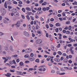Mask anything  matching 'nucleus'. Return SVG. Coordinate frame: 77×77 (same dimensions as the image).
I'll list each match as a JSON object with an SVG mask.
<instances>
[{
    "label": "nucleus",
    "mask_w": 77,
    "mask_h": 77,
    "mask_svg": "<svg viewBox=\"0 0 77 77\" xmlns=\"http://www.w3.org/2000/svg\"><path fill=\"white\" fill-rule=\"evenodd\" d=\"M1 11L2 13V15H5V14L6 13V10L5 8H3V9H1Z\"/></svg>",
    "instance_id": "obj_1"
},
{
    "label": "nucleus",
    "mask_w": 77,
    "mask_h": 77,
    "mask_svg": "<svg viewBox=\"0 0 77 77\" xmlns=\"http://www.w3.org/2000/svg\"><path fill=\"white\" fill-rule=\"evenodd\" d=\"M31 51H32V49L30 48L27 49L25 50L26 53H30Z\"/></svg>",
    "instance_id": "obj_2"
},
{
    "label": "nucleus",
    "mask_w": 77,
    "mask_h": 77,
    "mask_svg": "<svg viewBox=\"0 0 77 77\" xmlns=\"http://www.w3.org/2000/svg\"><path fill=\"white\" fill-rule=\"evenodd\" d=\"M24 34L25 36H27V37H29V36H30V35H29V32H27L26 31L24 32Z\"/></svg>",
    "instance_id": "obj_3"
},
{
    "label": "nucleus",
    "mask_w": 77,
    "mask_h": 77,
    "mask_svg": "<svg viewBox=\"0 0 77 77\" xmlns=\"http://www.w3.org/2000/svg\"><path fill=\"white\" fill-rule=\"evenodd\" d=\"M42 41L41 39H38L36 41V44H41V43H42Z\"/></svg>",
    "instance_id": "obj_4"
},
{
    "label": "nucleus",
    "mask_w": 77,
    "mask_h": 77,
    "mask_svg": "<svg viewBox=\"0 0 77 77\" xmlns=\"http://www.w3.org/2000/svg\"><path fill=\"white\" fill-rule=\"evenodd\" d=\"M20 21H18L17 22L16 25L17 27H20Z\"/></svg>",
    "instance_id": "obj_5"
},
{
    "label": "nucleus",
    "mask_w": 77,
    "mask_h": 77,
    "mask_svg": "<svg viewBox=\"0 0 77 77\" xmlns=\"http://www.w3.org/2000/svg\"><path fill=\"white\" fill-rule=\"evenodd\" d=\"M4 49L6 50V51H8L9 50L8 46L7 45L5 46L4 47Z\"/></svg>",
    "instance_id": "obj_6"
},
{
    "label": "nucleus",
    "mask_w": 77,
    "mask_h": 77,
    "mask_svg": "<svg viewBox=\"0 0 77 77\" xmlns=\"http://www.w3.org/2000/svg\"><path fill=\"white\" fill-rule=\"evenodd\" d=\"M5 75L7 77H11V75H12V74L9 73H7V74H5Z\"/></svg>",
    "instance_id": "obj_7"
},
{
    "label": "nucleus",
    "mask_w": 77,
    "mask_h": 77,
    "mask_svg": "<svg viewBox=\"0 0 77 77\" xmlns=\"http://www.w3.org/2000/svg\"><path fill=\"white\" fill-rule=\"evenodd\" d=\"M9 48L10 50L11 51H14V49H13V48L12 47V46H10Z\"/></svg>",
    "instance_id": "obj_8"
},
{
    "label": "nucleus",
    "mask_w": 77,
    "mask_h": 77,
    "mask_svg": "<svg viewBox=\"0 0 77 77\" xmlns=\"http://www.w3.org/2000/svg\"><path fill=\"white\" fill-rule=\"evenodd\" d=\"M54 60L56 62H60V59L59 58H55L54 59Z\"/></svg>",
    "instance_id": "obj_9"
},
{
    "label": "nucleus",
    "mask_w": 77,
    "mask_h": 77,
    "mask_svg": "<svg viewBox=\"0 0 77 77\" xmlns=\"http://www.w3.org/2000/svg\"><path fill=\"white\" fill-rule=\"evenodd\" d=\"M63 62L64 63H68V60H67L66 59H65L64 60Z\"/></svg>",
    "instance_id": "obj_10"
},
{
    "label": "nucleus",
    "mask_w": 77,
    "mask_h": 77,
    "mask_svg": "<svg viewBox=\"0 0 77 77\" xmlns=\"http://www.w3.org/2000/svg\"><path fill=\"white\" fill-rule=\"evenodd\" d=\"M16 10H17V9L15 8V9H12L11 10V11L13 12H15V11H16Z\"/></svg>",
    "instance_id": "obj_11"
},
{
    "label": "nucleus",
    "mask_w": 77,
    "mask_h": 77,
    "mask_svg": "<svg viewBox=\"0 0 77 77\" xmlns=\"http://www.w3.org/2000/svg\"><path fill=\"white\" fill-rule=\"evenodd\" d=\"M6 2H5V4H4V7L6 9L8 8V6L7 5V4H6Z\"/></svg>",
    "instance_id": "obj_12"
},
{
    "label": "nucleus",
    "mask_w": 77,
    "mask_h": 77,
    "mask_svg": "<svg viewBox=\"0 0 77 77\" xmlns=\"http://www.w3.org/2000/svg\"><path fill=\"white\" fill-rule=\"evenodd\" d=\"M47 2H44L42 4V5L43 6H45V5H47Z\"/></svg>",
    "instance_id": "obj_13"
},
{
    "label": "nucleus",
    "mask_w": 77,
    "mask_h": 77,
    "mask_svg": "<svg viewBox=\"0 0 77 77\" xmlns=\"http://www.w3.org/2000/svg\"><path fill=\"white\" fill-rule=\"evenodd\" d=\"M19 63L20 66H23V65H24V63H23V62H20Z\"/></svg>",
    "instance_id": "obj_14"
},
{
    "label": "nucleus",
    "mask_w": 77,
    "mask_h": 77,
    "mask_svg": "<svg viewBox=\"0 0 77 77\" xmlns=\"http://www.w3.org/2000/svg\"><path fill=\"white\" fill-rule=\"evenodd\" d=\"M56 26H57V27H58L59 26L60 27V24H59V23H56Z\"/></svg>",
    "instance_id": "obj_15"
},
{
    "label": "nucleus",
    "mask_w": 77,
    "mask_h": 77,
    "mask_svg": "<svg viewBox=\"0 0 77 77\" xmlns=\"http://www.w3.org/2000/svg\"><path fill=\"white\" fill-rule=\"evenodd\" d=\"M70 24V22L69 20L66 22V24Z\"/></svg>",
    "instance_id": "obj_16"
},
{
    "label": "nucleus",
    "mask_w": 77,
    "mask_h": 77,
    "mask_svg": "<svg viewBox=\"0 0 77 77\" xmlns=\"http://www.w3.org/2000/svg\"><path fill=\"white\" fill-rule=\"evenodd\" d=\"M69 41H70V42H73V39H72L69 38Z\"/></svg>",
    "instance_id": "obj_17"
},
{
    "label": "nucleus",
    "mask_w": 77,
    "mask_h": 77,
    "mask_svg": "<svg viewBox=\"0 0 77 77\" xmlns=\"http://www.w3.org/2000/svg\"><path fill=\"white\" fill-rule=\"evenodd\" d=\"M72 17H67V19L68 20H71L72 19Z\"/></svg>",
    "instance_id": "obj_18"
},
{
    "label": "nucleus",
    "mask_w": 77,
    "mask_h": 77,
    "mask_svg": "<svg viewBox=\"0 0 77 77\" xmlns=\"http://www.w3.org/2000/svg\"><path fill=\"white\" fill-rule=\"evenodd\" d=\"M26 18H27V19L28 20H30V17H29V15H26Z\"/></svg>",
    "instance_id": "obj_19"
},
{
    "label": "nucleus",
    "mask_w": 77,
    "mask_h": 77,
    "mask_svg": "<svg viewBox=\"0 0 77 77\" xmlns=\"http://www.w3.org/2000/svg\"><path fill=\"white\" fill-rule=\"evenodd\" d=\"M29 56V54H27L25 55L24 57H25V58H27Z\"/></svg>",
    "instance_id": "obj_20"
},
{
    "label": "nucleus",
    "mask_w": 77,
    "mask_h": 77,
    "mask_svg": "<svg viewBox=\"0 0 77 77\" xmlns=\"http://www.w3.org/2000/svg\"><path fill=\"white\" fill-rule=\"evenodd\" d=\"M35 62L39 63V60L38 59H36L35 60Z\"/></svg>",
    "instance_id": "obj_21"
},
{
    "label": "nucleus",
    "mask_w": 77,
    "mask_h": 77,
    "mask_svg": "<svg viewBox=\"0 0 77 77\" xmlns=\"http://www.w3.org/2000/svg\"><path fill=\"white\" fill-rule=\"evenodd\" d=\"M66 34H70V31H69L67 30L66 32Z\"/></svg>",
    "instance_id": "obj_22"
},
{
    "label": "nucleus",
    "mask_w": 77,
    "mask_h": 77,
    "mask_svg": "<svg viewBox=\"0 0 77 77\" xmlns=\"http://www.w3.org/2000/svg\"><path fill=\"white\" fill-rule=\"evenodd\" d=\"M63 2L64 3H68V0H65L64 1H63Z\"/></svg>",
    "instance_id": "obj_23"
},
{
    "label": "nucleus",
    "mask_w": 77,
    "mask_h": 77,
    "mask_svg": "<svg viewBox=\"0 0 77 77\" xmlns=\"http://www.w3.org/2000/svg\"><path fill=\"white\" fill-rule=\"evenodd\" d=\"M32 13L31 12H27L26 13L27 15H30V14Z\"/></svg>",
    "instance_id": "obj_24"
},
{
    "label": "nucleus",
    "mask_w": 77,
    "mask_h": 77,
    "mask_svg": "<svg viewBox=\"0 0 77 77\" xmlns=\"http://www.w3.org/2000/svg\"><path fill=\"white\" fill-rule=\"evenodd\" d=\"M55 31L56 32H59V29H58V28H57L55 29Z\"/></svg>",
    "instance_id": "obj_25"
},
{
    "label": "nucleus",
    "mask_w": 77,
    "mask_h": 77,
    "mask_svg": "<svg viewBox=\"0 0 77 77\" xmlns=\"http://www.w3.org/2000/svg\"><path fill=\"white\" fill-rule=\"evenodd\" d=\"M17 56H18V55H14L12 56V57H16Z\"/></svg>",
    "instance_id": "obj_26"
},
{
    "label": "nucleus",
    "mask_w": 77,
    "mask_h": 77,
    "mask_svg": "<svg viewBox=\"0 0 77 77\" xmlns=\"http://www.w3.org/2000/svg\"><path fill=\"white\" fill-rule=\"evenodd\" d=\"M22 10L24 12H26V10H25V9L24 8H23L22 9Z\"/></svg>",
    "instance_id": "obj_27"
},
{
    "label": "nucleus",
    "mask_w": 77,
    "mask_h": 77,
    "mask_svg": "<svg viewBox=\"0 0 77 77\" xmlns=\"http://www.w3.org/2000/svg\"><path fill=\"white\" fill-rule=\"evenodd\" d=\"M13 4H15V5H17V3H18V2H17L15 1H14L13 2Z\"/></svg>",
    "instance_id": "obj_28"
},
{
    "label": "nucleus",
    "mask_w": 77,
    "mask_h": 77,
    "mask_svg": "<svg viewBox=\"0 0 77 77\" xmlns=\"http://www.w3.org/2000/svg\"><path fill=\"white\" fill-rule=\"evenodd\" d=\"M25 63H30V61L28 60H26L25 61Z\"/></svg>",
    "instance_id": "obj_29"
},
{
    "label": "nucleus",
    "mask_w": 77,
    "mask_h": 77,
    "mask_svg": "<svg viewBox=\"0 0 77 77\" xmlns=\"http://www.w3.org/2000/svg\"><path fill=\"white\" fill-rule=\"evenodd\" d=\"M26 10H27V11H31V9L30 8H26Z\"/></svg>",
    "instance_id": "obj_30"
},
{
    "label": "nucleus",
    "mask_w": 77,
    "mask_h": 77,
    "mask_svg": "<svg viewBox=\"0 0 77 77\" xmlns=\"http://www.w3.org/2000/svg\"><path fill=\"white\" fill-rule=\"evenodd\" d=\"M10 72H15V70H10Z\"/></svg>",
    "instance_id": "obj_31"
},
{
    "label": "nucleus",
    "mask_w": 77,
    "mask_h": 77,
    "mask_svg": "<svg viewBox=\"0 0 77 77\" xmlns=\"http://www.w3.org/2000/svg\"><path fill=\"white\" fill-rule=\"evenodd\" d=\"M7 4H8V5H11V2L9 1H8L7 2Z\"/></svg>",
    "instance_id": "obj_32"
},
{
    "label": "nucleus",
    "mask_w": 77,
    "mask_h": 77,
    "mask_svg": "<svg viewBox=\"0 0 77 77\" xmlns=\"http://www.w3.org/2000/svg\"><path fill=\"white\" fill-rule=\"evenodd\" d=\"M37 33H38V34H39V35H40V34H41V32L40 31H38L37 32Z\"/></svg>",
    "instance_id": "obj_33"
},
{
    "label": "nucleus",
    "mask_w": 77,
    "mask_h": 77,
    "mask_svg": "<svg viewBox=\"0 0 77 77\" xmlns=\"http://www.w3.org/2000/svg\"><path fill=\"white\" fill-rule=\"evenodd\" d=\"M58 53L59 54H60V55H62V53L60 51H58Z\"/></svg>",
    "instance_id": "obj_34"
},
{
    "label": "nucleus",
    "mask_w": 77,
    "mask_h": 77,
    "mask_svg": "<svg viewBox=\"0 0 77 77\" xmlns=\"http://www.w3.org/2000/svg\"><path fill=\"white\" fill-rule=\"evenodd\" d=\"M30 17L32 20L33 21V20H34V18H33V17L32 16H30Z\"/></svg>",
    "instance_id": "obj_35"
},
{
    "label": "nucleus",
    "mask_w": 77,
    "mask_h": 77,
    "mask_svg": "<svg viewBox=\"0 0 77 77\" xmlns=\"http://www.w3.org/2000/svg\"><path fill=\"white\" fill-rule=\"evenodd\" d=\"M65 14V12H63V13L62 15L63 17H65L66 15Z\"/></svg>",
    "instance_id": "obj_36"
},
{
    "label": "nucleus",
    "mask_w": 77,
    "mask_h": 77,
    "mask_svg": "<svg viewBox=\"0 0 77 77\" xmlns=\"http://www.w3.org/2000/svg\"><path fill=\"white\" fill-rule=\"evenodd\" d=\"M8 9H11L12 8V7H11L10 5H9L8 7Z\"/></svg>",
    "instance_id": "obj_37"
},
{
    "label": "nucleus",
    "mask_w": 77,
    "mask_h": 77,
    "mask_svg": "<svg viewBox=\"0 0 77 77\" xmlns=\"http://www.w3.org/2000/svg\"><path fill=\"white\" fill-rule=\"evenodd\" d=\"M34 55V54H33V53H31L30 54V56H31V57H33Z\"/></svg>",
    "instance_id": "obj_38"
},
{
    "label": "nucleus",
    "mask_w": 77,
    "mask_h": 77,
    "mask_svg": "<svg viewBox=\"0 0 77 77\" xmlns=\"http://www.w3.org/2000/svg\"><path fill=\"white\" fill-rule=\"evenodd\" d=\"M60 46V44H59L57 45V48H59Z\"/></svg>",
    "instance_id": "obj_39"
},
{
    "label": "nucleus",
    "mask_w": 77,
    "mask_h": 77,
    "mask_svg": "<svg viewBox=\"0 0 77 77\" xmlns=\"http://www.w3.org/2000/svg\"><path fill=\"white\" fill-rule=\"evenodd\" d=\"M42 10L43 11H46V8L45 7L44 8H43Z\"/></svg>",
    "instance_id": "obj_40"
},
{
    "label": "nucleus",
    "mask_w": 77,
    "mask_h": 77,
    "mask_svg": "<svg viewBox=\"0 0 77 77\" xmlns=\"http://www.w3.org/2000/svg\"><path fill=\"white\" fill-rule=\"evenodd\" d=\"M43 2H44V0H41L39 1V3L40 4H41L42 3H43Z\"/></svg>",
    "instance_id": "obj_41"
},
{
    "label": "nucleus",
    "mask_w": 77,
    "mask_h": 77,
    "mask_svg": "<svg viewBox=\"0 0 77 77\" xmlns=\"http://www.w3.org/2000/svg\"><path fill=\"white\" fill-rule=\"evenodd\" d=\"M14 14H16L17 16H18L19 15V14H18V13L17 12H15Z\"/></svg>",
    "instance_id": "obj_42"
},
{
    "label": "nucleus",
    "mask_w": 77,
    "mask_h": 77,
    "mask_svg": "<svg viewBox=\"0 0 77 77\" xmlns=\"http://www.w3.org/2000/svg\"><path fill=\"white\" fill-rule=\"evenodd\" d=\"M52 65V63H48V66H51Z\"/></svg>",
    "instance_id": "obj_43"
},
{
    "label": "nucleus",
    "mask_w": 77,
    "mask_h": 77,
    "mask_svg": "<svg viewBox=\"0 0 77 77\" xmlns=\"http://www.w3.org/2000/svg\"><path fill=\"white\" fill-rule=\"evenodd\" d=\"M26 3L27 4H29V3H30V1L29 0H27V1H26Z\"/></svg>",
    "instance_id": "obj_44"
},
{
    "label": "nucleus",
    "mask_w": 77,
    "mask_h": 77,
    "mask_svg": "<svg viewBox=\"0 0 77 77\" xmlns=\"http://www.w3.org/2000/svg\"><path fill=\"white\" fill-rule=\"evenodd\" d=\"M17 72H19V74H20V75H22L23 74V72H18L17 71Z\"/></svg>",
    "instance_id": "obj_45"
},
{
    "label": "nucleus",
    "mask_w": 77,
    "mask_h": 77,
    "mask_svg": "<svg viewBox=\"0 0 77 77\" xmlns=\"http://www.w3.org/2000/svg\"><path fill=\"white\" fill-rule=\"evenodd\" d=\"M60 75H64V74H65V72H63L59 74Z\"/></svg>",
    "instance_id": "obj_46"
},
{
    "label": "nucleus",
    "mask_w": 77,
    "mask_h": 77,
    "mask_svg": "<svg viewBox=\"0 0 77 77\" xmlns=\"http://www.w3.org/2000/svg\"><path fill=\"white\" fill-rule=\"evenodd\" d=\"M41 8H38L37 11H40L41 10Z\"/></svg>",
    "instance_id": "obj_47"
},
{
    "label": "nucleus",
    "mask_w": 77,
    "mask_h": 77,
    "mask_svg": "<svg viewBox=\"0 0 77 77\" xmlns=\"http://www.w3.org/2000/svg\"><path fill=\"white\" fill-rule=\"evenodd\" d=\"M46 8V10H47V11H48V10H49V9H50V7H47Z\"/></svg>",
    "instance_id": "obj_48"
},
{
    "label": "nucleus",
    "mask_w": 77,
    "mask_h": 77,
    "mask_svg": "<svg viewBox=\"0 0 77 77\" xmlns=\"http://www.w3.org/2000/svg\"><path fill=\"white\" fill-rule=\"evenodd\" d=\"M6 58H7V59H8L9 60L11 59V57L9 56L7 57Z\"/></svg>",
    "instance_id": "obj_49"
},
{
    "label": "nucleus",
    "mask_w": 77,
    "mask_h": 77,
    "mask_svg": "<svg viewBox=\"0 0 77 77\" xmlns=\"http://www.w3.org/2000/svg\"><path fill=\"white\" fill-rule=\"evenodd\" d=\"M49 26H50L51 27H53V25L51 23L49 24Z\"/></svg>",
    "instance_id": "obj_50"
},
{
    "label": "nucleus",
    "mask_w": 77,
    "mask_h": 77,
    "mask_svg": "<svg viewBox=\"0 0 77 77\" xmlns=\"http://www.w3.org/2000/svg\"><path fill=\"white\" fill-rule=\"evenodd\" d=\"M51 73H54L55 72V71H54V70H52L51 72Z\"/></svg>",
    "instance_id": "obj_51"
},
{
    "label": "nucleus",
    "mask_w": 77,
    "mask_h": 77,
    "mask_svg": "<svg viewBox=\"0 0 77 77\" xmlns=\"http://www.w3.org/2000/svg\"><path fill=\"white\" fill-rule=\"evenodd\" d=\"M18 33H17V32H15L14 34V36H17V35H18Z\"/></svg>",
    "instance_id": "obj_52"
},
{
    "label": "nucleus",
    "mask_w": 77,
    "mask_h": 77,
    "mask_svg": "<svg viewBox=\"0 0 77 77\" xmlns=\"http://www.w3.org/2000/svg\"><path fill=\"white\" fill-rule=\"evenodd\" d=\"M21 16H22V18L23 19H24V18H25V17H24V15H22Z\"/></svg>",
    "instance_id": "obj_53"
},
{
    "label": "nucleus",
    "mask_w": 77,
    "mask_h": 77,
    "mask_svg": "<svg viewBox=\"0 0 77 77\" xmlns=\"http://www.w3.org/2000/svg\"><path fill=\"white\" fill-rule=\"evenodd\" d=\"M54 20L53 18H51L50 20L51 21H54Z\"/></svg>",
    "instance_id": "obj_54"
},
{
    "label": "nucleus",
    "mask_w": 77,
    "mask_h": 77,
    "mask_svg": "<svg viewBox=\"0 0 77 77\" xmlns=\"http://www.w3.org/2000/svg\"><path fill=\"white\" fill-rule=\"evenodd\" d=\"M63 55L64 56L66 57V54H65V53H64L63 54Z\"/></svg>",
    "instance_id": "obj_55"
},
{
    "label": "nucleus",
    "mask_w": 77,
    "mask_h": 77,
    "mask_svg": "<svg viewBox=\"0 0 77 77\" xmlns=\"http://www.w3.org/2000/svg\"><path fill=\"white\" fill-rule=\"evenodd\" d=\"M20 62V60L19 59H17L16 60V62H17V63H18Z\"/></svg>",
    "instance_id": "obj_56"
},
{
    "label": "nucleus",
    "mask_w": 77,
    "mask_h": 77,
    "mask_svg": "<svg viewBox=\"0 0 77 77\" xmlns=\"http://www.w3.org/2000/svg\"><path fill=\"white\" fill-rule=\"evenodd\" d=\"M9 63H10V64H13V62H12V61H9Z\"/></svg>",
    "instance_id": "obj_57"
},
{
    "label": "nucleus",
    "mask_w": 77,
    "mask_h": 77,
    "mask_svg": "<svg viewBox=\"0 0 77 77\" xmlns=\"http://www.w3.org/2000/svg\"><path fill=\"white\" fill-rule=\"evenodd\" d=\"M46 26L47 29H48V28H49V26H48V24H46Z\"/></svg>",
    "instance_id": "obj_58"
},
{
    "label": "nucleus",
    "mask_w": 77,
    "mask_h": 77,
    "mask_svg": "<svg viewBox=\"0 0 77 77\" xmlns=\"http://www.w3.org/2000/svg\"><path fill=\"white\" fill-rule=\"evenodd\" d=\"M72 28V27L71 26H70L69 27V30H70L71 29V28Z\"/></svg>",
    "instance_id": "obj_59"
},
{
    "label": "nucleus",
    "mask_w": 77,
    "mask_h": 77,
    "mask_svg": "<svg viewBox=\"0 0 77 77\" xmlns=\"http://www.w3.org/2000/svg\"><path fill=\"white\" fill-rule=\"evenodd\" d=\"M40 20H41V21H44V19H43V18H42V17L40 18Z\"/></svg>",
    "instance_id": "obj_60"
},
{
    "label": "nucleus",
    "mask_w": 77,
    "mask_h": 77,
    "mask_svg": "<svg viewBox=\"0 0 77 77\" xmlns=\"http://www.w3.org/2000/svg\"><path fill=\"white\" fill-rule=\"evenodd\" d=\"M18 3L19 4H23V2H22L21 1H19L18 2Z\"/></svg>",
    "instance_id": "obj_61"
},
{
    "label": "nucleus",
    "mask_w": 77,
    "mask_h": 77,
    "mask_svg": "<svg viewBox=\"0 0 77 77\" xmlns=\"http://www.w3.org/2000/svg\"><path fill=\"white\" fill-rule=\"evenodd\" d=\"M63 60V57H62L60 59V60Z\"/></svg>",
    "instance_id": "obj_62"
},
{
    "label": "nucleus",
    "mask_w": 77,
    "mask_h": 77,
    "mask_svg": "<svg viewBox=\"0 0 77 77\" xmlns=\"http://www.w3.org/2000/svg\"><path fill=\"white\" fill-rule=\"evenodd\" d=\"M68 46L69 47H71V46H72V44H68Z\"/></svg>",
    "instance_id": "obj_63"
},
{
    "label": "nucleus",
    "mask_w": 77,
    "mask_h": 77,
    "mask_svg": "<svg viewBox=\"0 0 77 77\" xmlns=\"http://www.w3.org/2000/svg\"><path fill=\"white\" fill-rule=\"evenodd\" d=\"M72 62V61L71 60H69V63H71Z\"/></svg>",
    "instance_id": "obj_64"
}]
</instances>
